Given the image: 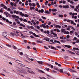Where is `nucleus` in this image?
<instances>
[{"label":"nucleus","instance_id":"1","mask_svg":"<svg viewBox=\"0 0 79 79\" xmlns=\"http://www.w3.org/2000/svg\"><path fill=\"white\" fill-rule=\"evenodd\" d=\"M46 24H47V23H44V24H42L40 25V27H43L44 29H46V28L49 29V26L47 25H46ZM45 25H46V26Z\"/></svg>","mask_w":79,"mask_h":79},{"label":"nucleus","instance_id":"2","mask_svg":"<svg viewBox=\"0 0 79 79\" xmlns=\"http://www.w3.org/2000/svg\"><path fill=\"white\" fill-rule=\"evenodd\" d=\"M18 71L19 72H20V73H23V74H27V73L26 71H24L20 69H18Z\"/></svg>","mask_w":79,"mask_h":79},{"label":"nucleus","instance_id":"3","mask_svg":"<svg viewBox=\"0 0 79 79\" xmlns=\"http://www.w3.org/2000/svg\"><path fill=\"white\" fill-rule=\"evenodd\" d=\"M4 15H5L7 18H8V16L9 17V18H11V15L9 13L7 12H4Z\"/></svg>","mask_w":79,"mask_h":79},{"label":"nucleus","instance_id":"4","mask_svg":"<svg viewBox=\"0 0 79 79\" xmlns=\"http://www.w3.org/2000/svg\"><path fill=\"white\" fill-rule=\"evenodd\" d=\"M40 31L42 32H43V33H44V34H50V31H48V30H47V31H44V30L43 29H40Z\"/></svg>","mask_w":79,"mask_h":79},{"label":"nucleus","instance_id":"5","mask_svg":"<svg viewBox=\"0 0 79 79\" xmlns=\"http://www.w3.org/2000/svg\"><path fill=\"white\" fill-rule=\"evenodd\" d=\"M29 33L31 34H33L34 36H35L36 37H39L40 36L36 35L35 33H33L32 31H29Z\"/></svg>","mask_w":79,"mask_h":79},{"label":"nucleus","instance_id":"6","mask_svg":"<svg viewBox=\"0 0 79 79\" xmlns=\"http://www.w3.org/2000/svg\"><path fill=\"white\" fill-rule=\"evenodd\" d=\"M16 14L17 15H18V14H19V15H20L21 16H22V17H23L24 16V14H23L22 12H19V11H16Z\"/></svg>","mask_w":79,"mask_h":79},{"label":"nucleus","instance_id":"7","mask_svg":"<svg viewBox=\"0 0 79 79\" xmlns=\"http://www.w3.org/2000/svg\"><path fill=\"white\" fill-rule=\"evenodd\" d=\"M54 35V36L52 37V39L54 40L57 39L58 37L57 36V34H55Z\"/></svg>","mask_w":79,"mask_h":79},{"label":"nucleus","instance_id":"8","mask_svg":"<svg viewBox=\"0 0 79 79\" xmlns=\"http://www.w3.org/2000/svg\"><path fill=\"white\" fill-rule=\"evenodd\" d=\"M1 6L3 7L4 8V9H5V10H7V7L6 6H5V5H4V4H1Z\"/></svg>","mask_w":79,"mask_h":79},{"label":"nucleus","instance_id":"9","mask_svg":"<svg viewBox=\"0 0 79 79\" xmlns=\"http://www.w3.org/2000/svg\"><path fill=\"white\" fill-rule=\"evenodd\" d=\"M7 35H8L7 33L6 32H3L2 33V35L4 37H6V36H7Z\"/></svg>","mask_w":79,"mask_h":79},{"label":"nucleus","instance_id":"10","mask_svg":"<svg viewBox=\"0 0 79 79\" xmlns=\"http://www.w3.org/2000/svg\"><path fill=\"white\" fill-rule=\"evenodd\" d=\"M12 17L14 18H17V19H19V16H17L16 15H12Z\"/></svg>","mask_w":79,"mask_h":79},{"label":"nucleus","instance_id":"11","mask_svg":"<svg viewBox=\"0 0 79 79\" xmlns=\"http://www.w3.org/2000/svg\"><path fill=\"white\" fill-rule=\"evenodd\" d=\"M69 70L70 71L71 73H76V71L75 70L72 69H69Z\"/></svg>","mask_w":79,"mask_h":79},{"label":"nucleus","instance_id":"12","mask_svg":"<svg viewBox=\"0 0 79 79\" xmlns=\"http://www.w3.org/2000/svg\"><path fill=\"white\" fill-rule=\"evenodd\" d=\"M58 71H59V73H63V69H58Z\"/></svg>","mask_w":79,"mask_h":79},{"label":"nucleus","instance_id":"13","mask_svg":"<svg viewBox=\"0 0 79 79\" xmlns=\"http://www.w3.org/2000/svg\"><path fill=\"white\" fill-rule=\"evenodd\" d=\"M62 7L63 8H69V6L68 5L66 6H63Z\"/></svg>","mask_w":79,"mask_h":79},{"label":"nucleus","instance_id":"14","mask_svg":"<svg viewBox=\"0 0 79 79\" xmlns=\"http://www.w3.org/2000/svg\"><path fill=\"white\" fill-rule=\"evenodd\" d=\"M44 39L46 41H47V42H49L50 41V39H49V38L46 37L44 38Z\"/></svg>","mask_w":79,"mask_h":79},{"label":"nucleus","instance_id":"15","mask_svg":"<svg viewBox=\"0 0 79 79\" xmlns=\"http://www.w3.org/2000/svg\"><path fill=\"white\" fill-rule=\"evenodd\" d=\"M44 12V9H41V10H38V12H39V13H43Z\"/></svg>","mask_w":79,"mask_h":79},{"label":"nucleus","instance_id":"16","mask_svg":"<svg viewBox=\"0 0 79 79\" xmlns=\"http://www.w3.org/2000/svg\"><path fill=\"white\" fill-rule=\"evenodd\" d=\"M68 27H70V28H71V29H73V30H74V31H76V30L74 28H73V27L72 26H69Z\"/></svg>","mask_w":79,"mask_h":79},{"label":"nucleus","instance_id":"17","mask_svg":"<svg viewBox=\"0 0 79 79\" xmlns=\"http://www.w3.org/2000/svg\"><path fill=\"white\" fill-rule=\"evenodd\" d=\"M44 13H46V14H50V12L48 11V10H46L44 11Z\"/></svg>","mask_w":79,"mask_h":79},{"label":"nucleus","instance_id":"18","mask_svg":"<svg viewBox=\"0 0 79 79\" xmlns=\"http://www.w3.org/2000/svg\"><path fill=\"white\" fill-rule=\"evenodd\" d=\"M47 65H48L49 66H50V67H51L52 68H53V66L51 64H47Z\"/></svg>","mask_w":79,"mask_h":79},{"label":"nucleus","instance_id":"19","mask_svg":"<svg viewBox=\"0 0 79 79\" xmlns=\"http://www.w3.org/2000/svg\"><path fill=\"white\" fill-rule=\"evenodd\" d=\"M37 62L39 64H43V62L42 61H37Z\"/></svg>","mask_w":79,"mask_h":79},{"label":"nucleus","instance_id":"20","mask_svg":"<svg viewBox=\"0 0 79 79\" xmlns=\"http://www.w3.org/2000/svg\"><path fill=\"white\" fill-rule=\"evenodd\" d=\"M70 3L72 4V5H73V6H74L76 5V3L73 2V1H71L70 2Z\"/></svg>","mask_w":79,"mask_h":79},{"label":"nucleus","instance_id":"21","mask_svg":"<svg viewBox=\"0 0 79 79\" xmlns=\"http://www.w3.org/2000/svg\"><path fill=\"white\" fill-rule=\"evenodd\" d=\"M19 9L20 10H22V11H25V9L19 7Z\"/></svg>","mask_w":79,"mask_h":79},{"label":"nucleus","instance_id":"22","mask_svg":"<svg viewBox=\"0 0 79 79\" xmlns=\"http://www.w3.org/2000/svg\"><path fill=\"white\" fill-rule=\"evenodd\" d=\"M36 42H37V43H40V44H43V41H40L37 40L36 41Z\"/></svg>","mask_w":79,"mask_h":79},{"label":"nucleus","instance_id":"23","mask_svg":"<svg viewBox=\"0 0 79 79\" xmlns=\"http://www.w3.org/2000/svg\"><path fill=\"white\" fill-rule=\"evenodd\" d=\"M65 47H67V48H70L71 47V46L70 45H65Z\"/></svg>","mask_w":79,"mask_h":79},{"label":"nucleus","instance_id":"24","mask_svg":"<svg viewBox=\"0 0 79 79\" xmlns=\"http://www.w3.org/2000/svg\"><path fill=\"white\" fill-rule=\"evenodd\" d=\"M63 33L64 34H69V31H65Z\"/></svg>","mask_w":79,"mask_h":79},{"label":"nucleus","instance_id":"25","mask_svg":"<svg viewBox=\"0 0 79 79\" xmlns=\"http://www.w3.org/2000/svg\"><path fill=\"white\" fill-rule=\"evenodd\" d=\"M52 31H51V34H53V35H55V34H56L54 32H53V30H52Z\"/></svg>","mask_w":79,"mask_h":79},{"label":"nucleus","instance_id":"26","mask_svg":"<svg viewBox=\"0 0 79 79\" xmlns=\"http://www.w3.org/2000/svg\"><path fill=\"white\" fill-rule=\"evenodd\" d=\"M20 26H22V27H26V25H24L22 23H20Z\"/></svg>","mask_w":79,"mask_h":79},{"label":"nucleus","instance_id":"27","mask_svg":"<svg viewBox=\"0 0 79 79\" xmlns=\"http://www.w3.org/2000/svg\"><path fill=\"white\" fill-rule=\"evenodd\" d=\"M60 42L62 43H65V42H66V40H60Z\"/></svg>","mask_w":79,"mask_h":79},{"label":"nucleus","instance_id":"28","mask_svg":"<svg viewBox=\"0 0 79 79\" xmlns=\"http://www.w3.org/2000/svg\"><path fill=\"white\" fill-rule=\"evenodd\" d=\"M30 10H35V7H31V6H30Z\"/></svg>","mask_w":79,"mask_h":79},{"label":"nucleus","instance_id":"29","mask_svg":"<svg viewBox=\"0 0 79 79\" xmlns=\"http://www.w3.org/2000/svg\"><path fill=\"white\" fill-rule=\"evenodd\" d=\"M74 50H79V48H73V50H74Z\"/></svg>","mask_w":79,"mask_h":79},{"label":"nucleus","instance_id":"30","mask_svg":"<svg viewBox=\"0 0 79 79\" xmlns=\"http://www.w3.org/2000/svg\"><path fill=\"white\" fill-rule=\"evenodd\" d=\"M68 52H69V53H71V54H73V55H75V53L74 52H73L70 51H68Z\"/></svg>","mask_w":79,"mask_h":79},{"label":"nucleus","instance_id":"31","mask_svg":"<svg viewBox=\"0 0 79 79\" xmlns=\"http://www.w3.org/2000/svg\"><path fill=\"white\" fill-rule=\"evenodd\" d=\"M59 17L60 18H63V15H59Z\"/></svg>","mask_w":79,"mask_h":79},{"label":"nucleus","instance_id":"32","mask_svg":"<svg viewBox=\"0 0 79 79\" xmlns=\"http://www.w3.org/2000/svg\"><path fill=\"white\" fill-rule=\"evenodd\" d=\"M21 36H22V38H23V39L26 38V36H24V35L23 34L21 35Z\"/></svg>","mask_w":79,"mask_h":79},{"label":"nucleus","instance_id":"33","mask_svg":"<svg viewBox=\"0 0 79 79\" xmlns=\"http://www.w3.org/2000/svg\"><path fill=\"white\" fill-rule=\"evenodd\" d=\"M38 71L40 73H44V72L41 70H38Z\"/></svg>","mask_w":79,"mask_h":79},{"label":"nucleus","instance_id":"34","mask_svg":"<svg viewBox=\"0 0 79 79\" xmlns=\"http://www.w3.org/2000/svg\"><path fill=\"white\" fill-rule=\"evenodd\" d=\"M24 16L25 17H29V15H27L26 14H24Z\"/></svg>","mask_w":79,"mask_h":79},{"label":"nucleus","instance_id":"35","mask_svg":"<svg viewBox=\"0 0 79 79\" xmlns=\"http://www.w3.org/2000/svg\"><path fill=\"white\" fill-rule=\"evenodd\" d=\"M51 49H53V50H56V48L53 46H51Z\"/></svg>","mask_w":79,"mask_h":79},{"label":"nucleus","instance_id":"36","mask_svg":"<svg viewBox=\"0 0 79 79\" xmlns=\"http://www.w3.org/2000/svg\"><path fill=\"white\" fill-rule=\"evenodd\" d=\"M60 39H64V37L63 36H61L60 37Z\"/></svg>","mask_w":79,"mask_h":79},{"label":"nucleus","instance_id":"37","mask_svg":"<svg viewBox=\"0 0 79 79\" xmlns=\"http://www.w3.org/2000/svg\"><path fill=\"white\" fill-rule=\"evenodd\" d=\"M28 3V1L27 0L25 3V5H26V6H27L28 5V3Z\"/></svg>","mask_w":79,"mask_h":79},{"label":"nucleus","instance_id":"38","mask_svg":"<svg viewBox=\"0 0 79 79\" xmlns=\"http://www.w3.org/2000/svg\"><path fill=\"white\" fill-rule=\"evenodd\" d=\"M54 69L55 70H57V71H58V68H56V67H54Z\"/></svg>","mask_w":79,"mask_h":79},{"label":"nucleus","instance_id":"39","mask_svg":"<svg viewBox=\"0 0 79 79\" xmlns=\"http://www.w3.org/2000/svg\"><path fill=\"white\" fill-rule=\"evenodd\" d=\"M61 31H62V32L64 33V32H65V31H65V29L62 28L61 29Z\"/></svg>","mask_w":79,"mask_h":79},{"label":"nucleus","instance_id":"40","mask_svg":"<svg viewBox=\"0 0 79 79\" xmlns=\"http://www.w3.org/2000/svg\"><path fill=\"white\" fill-rule=\"evenodd\" d=\"M23 21L24 22H25V23H26V22H27V20L26 19H24L23 20Z\"/></svg>","mask_w":79,"mask_h":79},{"label":"nucleus","instance_id":"41","mask_svg":"<svg viewBox=\"0 0 79 79\" xmlns=\"http://www.w3.org/2000/svg\"><path fill=\"white\" fill-rule=\"evenodd\" d=\"M32 6H35V4L32 3Z\"/></svg>","mask_w":79,"mask_h":79},{"label":"nucleus","instance_id":"42","mask_svg":"<svg viewBox=\"0 0 79 79\" xmlns=\"http://www.w3.org/2000/svg\"><path fill=\"white\" fill-rule=\"evenodd\" d=\"M48 1H46V2H45V5H47V4H48Z\"/></svg>","mask_w":79,"mask_h":79},{"label":"nucleus","instance_id":"43","mask_svg":"<svg viewBox=\"0 0 79 79\" xmlns=\"http://www.w3.org/2000/svg\"><path fill=\"white\" fill-rule=\"evenodd\" d=\"M52 11H57V10H56V9H52Z\"/></svg>","mask_w":79,"mask_h":79},{"label":"nucleus","instance_id":"44","mask_svg":"<svg viewBox=\"0 0 79 79\" xmlns=\"http://www.w3.org/2000/svg\"><path fill=\"white\" fill-rule=\"evenodd\" d=\"M70 7H71L72 8L74 9V6H72V5H70Z\"/></svg>","mask_w":79,"mask_h":79},{"label":"nucleus","instance_id":"45","mask_svg":"<svg viewBox=\"0 0 79 79\" xmlns=\"http://www.w3.org/2000/svg\"><path fill=\"white\" fill-rule=\"evenodd\" d=\"M45 69H46V70L47 71H49V70H50V69L48 68H45Z\"/></svg>","mask_w":79,"mask_h":79},{"label":"nucleus","instance_id":"46","mask_svg":"<svg viewBox=\"0 0 79 79\" xmlns=\"http://www.w3.org/2000/svg\"><path fill=\"white\" fill-rule=\"evenodd\" d=\"M2 19H3V20H4V21H6V19L5 17H2Z\"/></svg>","mask_w":79,"mask_h":79},{"label":"nucleus","instance_id":"47","mask_svg":"<svg viewBox=\"0 0 79 79\" xmlns=\"http://www.w3.org/2000/svg\"><path fill=\"white\" fill-rule=\"evenodd\" d=\"M56 47H57V48H61V46H56Z\"/></svg>","mask_w":79,"mask_h":79},{"label":"nucleus","instance_id":"48","mask_svg":"<svg viewBox=\"0 0 79 79\" xmlns=\"http://www.w3.org/2000/svg\"><path fill=\"white\" fill-rule=\"evenodd\" d=\"M6 45L7 46V47H11V46L10 44H6Z\"/></svg>","mask_w":79,"mask_h":79},{"label":"nucleus","instance_id":"49","mask_svg":"<svg viewBox=\"0 0 79 79\" xmlns=\"http://www.w3.org/2000/svg\"><path fill=\"white\" fill-rule=\"evenodd\" d=\"M71 20H69V19H68L67 21V22H68V23H70V22H71Z\"/></svg>","mask_w":79,"mask_h":79},{"label":"nucleus","instance_id":"50","mask_svg":"<svg viewBox=\"0 0 79 79\" xmlns=\"http://www.w3.org/2000/svg\"><path fill=\"white\" fill-rule=\"evenodd\" d=\"M64 74H67V75H68V73H67L66 72H64Z\"/></svg>","mask_w":79,"mask_h":79},{"label":"nucleus","instance_id":"51","mask_svg":"<svg viewBox=\"0 0 79 79\" xmlns=\"http://www.w3.org/2000/svg\"><path fill=\"white\" fill-rule=\"evenodd\" d=\"M74 40H77V38L76 37H74L73 38Z\"/></svg>","mask_w":79,"mask_h":79},{"label":"nucleus","instance_id":"52","mask_svg":"<svg viewBox=\"0 0 79 79\" xmlns=\"http://www.w3.org/2000/svg\"><path fill=\"white\" fill-rule=\"evenodd\" d=\"M10 5H11L12 6H14V4L11 2H10Z\"/></svg>","mask_w":79,"mask_h":79},{"label":"nucleus","instance_id":"53","mask_svg":"<svg viewBox=\"0 0 79 79\" xmlns=\"http://www.w3.org/2000/svg\"><path fill=\"white\" fill-rule=\"evenodd\" d=\"M42 18L43 19H46V18H45V17L42 16Z\"/></svg>","mask_w":79,"mask_h":79},{"label":"nucleus","instance_id":"54","mask_svg":"<svg viewBox=\"0 0 79 79\" xmlns=\"http://www.w3.org/2000/svg\"><path fill=\"white\" fill-rule=\"evenodd\" d=\"M25 69H31V68H29L27 67H25Z\"/></svg>","mask_w":79,"mask_h":79},{"label":"nucleus","instance_id":"55","mask_svg":"<svg viewBox=\"0 0 79 79\" xmlns=\"http://www.w3.org/2000/svg\"><path fill=\"white\" fill-rule=\"evenodd\" d=\"M6 22H7V23H9L10 22V21H9V20H8V19H6Z\"/></svg>","mask_w":79,"mask_h":79},{"label":"nucleus","instance_id":"56","mask_svg":"<svg viewBox=\"0 0 79 79\" xmlns=\"http://www.w3.org/2000/svg\"><path fill=\"white\" fill-rule=\"evenodd\" d=\"M13 48H14V49H16L17 48H16V47L15 46H13Z\"/></svg>","mask_w":79,"mask_h":79},{"label":"nucleus","instance_id":"57","mask_svg":"<svg viewBox=\"0 0 79 79\" xmlns=\"http://www.w3.org/2000/svg\"><path fill=\"white\" fill-rule=\"evenodd\" d=\"M57 32H60V31L58 29H57Z\"/></svg>","mask_w":79,"mask_h":79},{"label":"nucleus","instance_id":"58","mask_svg":"<svg viewBox=\"0 0 79 79\" xmlns=\"http://www.w3.org/2000/svg\"><path fill=\"white\" fill-rule=\"evenodd\" d=\"M0 13H3V11L2 10H0Z\"/></svg>","mask_w":79,"mask_h":79},{"label":"nucleus","instance_id":"59","mask_svg":"<svg viewBox=\"0 0 79 79\" xmlns=\"http://www.w3.org/2000/svg\"><path fill=\"white\" fill-rule=\"evenodd\" d=\"M31 29H34V27L33 26H31L30 27Z\"/></svg>","mask_w":79,"mask_h":79},{"label":"nucleus","instance_id":"60","mask_svg":"<svg viewBox=\"0 0 79 79\" xmlns=\"http://www.w3.org/2000/svg\"><path fill=\"white\" fill-rule=\"evenodd\" d=\"M10 13L11 15H12V14H13V11L10 10Z\"/></svg>","mask_w":79,"mask_h":79},{"label":"nucleus","instance_id":"61","mask_svg":"<svg viewBox=\"0 0 79 79\" xmlns=\"http://www.w3.org/2000/svg\"><path fill=\"white\" fill-rule=\"evenodd\" d=\"M1 75H2V76H5V74H3V73H1L0 74Z\"/></svg>","mask_w":79,"mask_h":79},{"label":"nucleus","instance_id":"62","mask_svg":"<svg viewBox=\"0 0 79 79\" xmlns=\"http://www.w3.org/2000/svg\"><path fill=\"white\" fill-rule=\"evenodd\" d=\"M31 73V74H35V73L34 72L32 71L31 72V73Z\"/></svg>","mask_w":79,"mask_h":79},{"label":"nucleus","instance_id":"63","mask_svg":"<svg viewBox=\"0 0 79 79\" xmlns=\"http://www.w3.org/2000/svg\"><path fill=\"white\" fill-rule=\"evenodd\" d=\"M66 37H67V38H68V39H69V37H70V36L69 35H67L66 36Z\"/></svg>","mask_w":79,"mask_h":79},{"label":"nucleus","instance_id":"64","mask_svg":"<svg viewBox=\"0 0 79 79\" xmlns=\"http://www.w3.org/2000/svg\"><path fill=\"white\" fill-rule=\"evenodd\" d=\"M76 43H79V40H77L76 41Z\"/></svg>","mask_w":79,"mask_h":79}]
</instances>
